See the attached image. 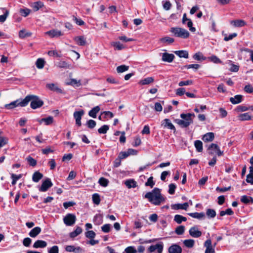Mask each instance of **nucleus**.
<instances>
[{"instance_id":"obj_1","label":"nucleus","mask_w":253,"mask_h":253,"mask_svg":"<svg viewBox=\"0 0 253 253\" xmlns=\"http://www.w3.org/2000/svg\"><path fill=\"white\" fill-rule=\"evenodd\" d=\"M144 198L155 206H159L165 201V198L161 193V190L155 188L152 191L146 193Z\"/></svg>"},{"instance_id":"obj_2","label":"nucleus","mask_w":253,"mask_h":253,"mask_svg":"<svg viewBox=\"0 0 253 253\" xmlns=\"http://www.w3.org/2000/svg\"><path fill=\"white\" fill-rule=\"evenodd\" d=\"M32 100V95L27 96L24 99H18L5 105V108L11 109L18 106H26Z\"/></svg>"},{"instance_id":"obj_3","label":"nucleus","mask_w":253,"mask_h":253,"mask_svg":"<svg viewBox=\"0 0 253 253\" xmlns=\"http://www.w3.org/2000/svg\"><path fill=\"white\" fill-rule=\"evenodd\" d=\"M170 32L177 37L186 39L189 37L190 34L188 31L184 29L179 27H172Z\"/></svg>"},{"instance_id":"obj_4","label":"nucleus","mask_w":253,"mask_h":253,"mask_svg":"<svg viewBox=\"0 0 253 253\" xmlns=\"http://www.w3.org/2000/svg\"><path fill=\"white\" fill-rule=\"evenodd\" d=\"M76 220V217L75 215L72 213L67 214L63 218L64 223L67 226L73 225Z\"/></svg>"},{"instance_id":"obj_5","label":"nucleus","mask_w":253,"mask_h":253,"mask_svg":"<svg viewBox=\"0 0 253 253\" xmlns=\"http://www.w3.org/2000/svg\"><path fill=\"white\" fill-rule=\"evenodd\" d=\"M209 150V153L210 155H213L215 153L217 154L218 156L223 155V151H220L219 147L216 144L212 143L208 148Z\"/></svg>"},{"instance_id":"obj_6","label":"nucleus","mask_w":253,"mask_h":253,"mask_svg":"<svg viewBox=\"0 0 253 253\" xmlns=\"http://www.w3.org/2000/svg\"><path fill=\"white\" fill-rule=\"evenodd\" d=\"M52 185L53 184L50 179L47 178L42 182V185L39 187V191L41 192H45L50 188Z\"/></svg>"},{"instance_id":"obj_7","label":"nucleus","mask_w":253,"mask_h":253,"mask_svg":"<svg viewBox=\"0 0 253 253\" xmlns=\"http://www.w3.org/2000/svg\"><path fill=\"white\" fill-rule=\"evenodd\" d=\"M163 243H160L155 245L150 246L148 249V253H152L157 250L158 253H162L163 251Z\"/></svg>"},{"instance_id":"obj_8","label":"nucleus","mask_w":253,"mask_h":253,"mask_svg":"<svg viewBox=\"0 0 253 253\" xmlns=\"http://www.w3.org/2000/svg\"><path fill=\"white\" fill-rule=\"evenodd\" d=\"M84 113V112L83 110H81L79 111H76L74 113L73 116L76 120V124L79 126L82 125L81 119Z\"/></svg>"},{"instance_id":"obj_9","label":"nucleus","mask_w":253,"mask_h":253,"mask_svg":"<svg viewBox=\"0 0 253 253\" xmlns=\"http://www.w3.org/2000/svg\"><path fill=\"white\" fill-rule=\"evenodd\" d=\"M43 104V101L38 96L33 95V109L40 108Z\"/></svg>"},{"instance_id":"obj_10","label":"nucleus","mask_w":253,"mask_h":253,"mask_svg":"<svg viewBox=\"0 0 253 253\" xmlns=\"http://www.w3.org/2000/svg\"><path fill=\"white\" fill-rule=\"evenodd\" d=\"M204 247H206L205 253H215L214 247H212L211 239H208L204 243Z\"/></svg>"},{"instance_id":"obj_11","label":"nucleus","mask_w":253,"mask_h":253,"mask_svg":"<svg viewBox=\"0 0 253 253\" xmlns=\"http://www.w3.org/2000/svg\"><path fill=\"white\" fill-rule=\"evenodd\" d=\"M189 235L194 238H199L201 236L202 232L199 230L197 226H193L189 230Z\"/></svg>"},{"instance_id":"obj_12","label":"nucleus","mask_w":253,"mask_h":253,"mask_svg":"<svg viewBox=\"0 0 253 253\" xmlns=\"http://www.w3.org/2000/svg\"><path fill=\"white\" fill-rule=\"evenodd\" d=\"M45 34L51 38H57L63 35V33L61 32V31L56 29H53L47 31L45 33Z\"/></svg>"},{"instance_id":"obj_13","label":"nucleus","mask_w":253,"mask_h":253,"mask_svg":"<svg viewBox=\"0 0 253 253\" xmlns=\"http://www.w3.org/2000/svg\"><path fill=\"white\" fill-rule=\"evenodd\" d=\"M180 117L184 120V121L189 123V125L193 123V118L195 117L194 114H181Z\"/></svg>"},{"instance_id":"obj_14","label":"nucleus","mask_w":253,"mask_h":253,"mask_svg":"<svg viewBox=\"0 0 253 253\" xmlns=\"http://www.w3.org/2000/svg\"><path fill=\"white\" fill-rule=\"evenodd\" d=\"M182 251L181 247L177 244H172L168 249L169 253H181Z\"/></svg>"},{"instance_id":"obj_15","label":"nucleus","mask_w":253,"mask_h":253,"mask_svg":"<svg viewBox=\"0 0 253 253\" xmlns=\"http://www.w3.org/2000/svg\"><path fill=\"white\" fill-rule=\"evenodd\" d=\"M76 43L80 46H84L86 44V38L84 36H77L74 38Z\"/></svg>"},{"instance_id":"obj_16","label":"nucleus","mask_w":253,"mask_h":253,"mask_svg":"<svg viewBox=\"0 0 253 253\" xmlns=\"http://www.w3.org/2000/svg\"><path fill=\"white\" fill-rule=\"evenodd\" d=\"M174 58V55L173 54L165 52L162 54V60L165 62L170 63L173 61Z\"/></svg>"},{"instance_id":"obj_17","label":"nucleus","mask_w":253,"mask_h":253,"mask_svg":"<svg viewBox=\"0 0 253 253\" xmlns=\"http://www.w3.org/2000/svg\"><path fill=\"white\" fill-rule=\"evenodd\" d=\"M189 207V205L187 203H184L183 204H175L171 206L172 209L174 210H186Z\"/></svg>"},{"instance_id":"obj_18","label":"nucleus","mask_w":253,"mask_h":253,"mask_svg":"<svg viewBox=\"0 0 253 253\" xmlns=\"http://www.w3.org/2000/svg\"><path fill=\"white\" fill-rule=\"evenodd\" d=\"M47 246V243L43 240H37L36 241L33 247L35 248H44Z\"/></svg>"},{"instance_id":"obj_19","label":"nucleus","mask_w":253,"mask_h":253,"mask_svg":"<svg viewBox=\"0 0 253 253\" xmlns=\"http://www.w3.org/2000/svg\"><path fill=\"white\" fill-rule=\"evenodd\" d=\"M214 138V134L213 132H208L203 137V140L204 142L212 141Z\"/></svg>"},{"instance_id":"obj_20","label":"nucleus","mask_w":253,"mask_h":253,"mask_svg":"<svg viewBox=\"0 0 253 253\" xmlns=\"http://www.w3.org/2000/svg\"><path fill=\"white\" fill-rule=\"evenodd\" d=\"M162 125L164 127H167L170 129L175 130V128L172 124L170 122V120L168 119H165L163 121Z\"/></svg>"},{"instance_id":"obj_21","label":"nucleus","mask_w":253,"mask_h":253,"mask_svg":"<svg viewBox=\"0 0 253 253\" xmlns=\"http://www.w3.org/2000/svg\"><path fill=\"white\" fill-rule=\"evenodd\" d=\"M243 96L241 95H236L230 98V101L233 104H238L242 101Z\"/></svg>"},{"instance_id":"obj_22","label":"nucleus","mask_w":253,"mask_h":253,"mask_svg":"<svg viewBox=\"0 0 253 253\" xmlns=\"http://www.w3.org/2000/svg\"><path fill=\"white\" fill-rule=\"evenodd\" d=\"M44 4L41 1L33 3V11H37L44 7Z\"/></svg>"},{"instance_id":"obj_23","label":"nucleus","mask_w":253,"mask_h":253,"mask_svg":"<svg viewBox=\"0 0 253 253\" xmlns=\"http://www.w3.org/2000/svg\"><path fill=\"white\" fill-rule=\"evenodd\" d=\"M40 124H42V122L45 123L46 125H51L53 122V118L52 116H49L46 118H42L41 120H37Z\"/></svg>"},{"instance_id":"obj_24","label":"nucleus","mask_w":253,"mask_h":253,"mask_svg":"<svg viewBox=\"0 0 253 253\" xmlns=\"http://www.w3.org/2000/svg\"><path fill=\"white\" fill-rule=\"evenodd\" d=\"M100 109L98 106L94 107L88 113V115L90 117L93 118H96V115L100 111Z\"/></svg>"},{"instance_id":"obj_25","label":"nucleus","mask_w":253,"mask_h":253,"mask_svg":"<svg viewBox=\"0 0 253 253\" xmlns=\"http://www.w3.org/2000/svg\"><path fill=\"white\" fill-rule=\"evenodd\" d=\"M231 24L235 27H243L246 25V23L243 20H236L231 21Z\"/></svg>"},{"instance_id":"obj_26","label":"nucleus","mask_w":253,"mask_h":253,"mask_svg":"<svg viewBox=\"0 0 253 253\" xmlns=\"http://www.w3.org/2000/svg\"><path fill=\"white\" fill-rule=\"evenodd\" d=\"M43 177V174L39 171H35L33 174V181L38 182Z\"/></svg>"},{"instance_id":"obj_27","label":"nucleus","mask_w":253,"mask_h":253,"mask_svg":"<svg viewBox=\"0 0 253 253\" xmlns=\"http://www.w3.org/2000/svg\"><path fill=\"white\" fill-rule=\"evenodd\" d=\"M111 45L114 46L116 49L121 50L126 48V46L119 42H113L111 43Z\"/></svg>"},{"instance_id":"obj_28","label":"nucleus","mask_w":253,"mask_h":253,"mask_svg":"<svg viewBox=\"0 0 253 253\" xmlns=\"http://www.w3.org/2000/svg\"><path fill=\"white\" fill-rule=\"evenodd\" d=\"M193 58L194 60H198V61H204L206 60L207 58L205 57L203 54L200 52H198L196 53L193 56Z\"/></svg>"},{"instance_id":"obj_29","label":"nucleus","mask_w":253,"mask_h":253,"mask_svg":"<svg viewBox=\"0 0 253 253\" xmlns=\"http://www.w3.org/2000/svg\"><path fill=\"white\" fill-rule=\"evenodd\" d=\"M46 86L47 88L52 91H57L58 92H61L62 91L55 84H48Z\"/></svg>"},{"instance_id":"obj_30","label":"nucleus","mask_w":253,"mask_h":253,"mask_svg":"<svg viewBox=\"0 0 253 253\" xmlns=\"http://www.w3.org/2000/svg\"><path fill=\"white\" fill-rule=\"evenodd\" d=\"M31 36L30 32H27L26 30L23 29L19 32V37L21 39H24Z\"/></svg>"},{"instance_id":"obj_31","label":"nucleus","mask_w":253,"mask_h":253,"mask_svg":"<svg viewBox=\"0 0 253 253\" xmlns=\"http://www.w3.org/2000/svg\"><path fill=\"white\" fill-rule=\"evenodd\" d=\"M238 119L241 121L250 120L251 116L249 113L241 114L238 116Z\"/></svg>"},{"instance_id":"obj_32","label":"nucleus","mask_w":253,"mask_h":253,"mask_svg":"<svg viewBox=\"0 0 253 253\" xmlns=\"http://www.w3.org/2000/svg\"><path fill=\"white\" fill-rule=\"evenodd\" d=\"M125 184L128 188L136 187V182L133 179H128L125 182Z\"/></svg>"},{"instance_id":"obj_33","label":"nucleus","mask_w":253,"mask_h":253,"mask_svg":"<svg viewBox=\"0 0 253 253\" xmlns=\"http://www.w3.org/2000/svg\"><path fill=\"white\" fill-rule=\"evenodd\" d=\"M175 54L178 56L179 57L188 58V52L186 50H178L174 51Z\"/></svg>"},{"instance_id":"obj_34","label":"nucleus","mask_w":253,"mask_h":253,"mask_svg":"<svg viewBox=\"0 0 253 253\" xmlns=\"http://www.w3.org/2000/svg\"><path fill=\"white\" fill-rule=\"evenodd\" d=\"M187 218L179 214H176L174 217V221L178 224H180L182 221H186Z\"/></svg>"},{"instance_id":"obj_35","label":"nucleus","mask_w":253,"mask_h":253,"mask_svg":"<svg viewBox=\"0 0 253 253\" xmlns=\"http://www.w3.org/2000/svg\"><path fill=\"white\" fill-rule=\"evenodd\" d=\"M160 41L163 43L171 44L174 42V40L172 38L167 36L160 39Z\"/></svg>"},{"instance_id":"obj_36","label":"nucleus","mask_w":253,"mask_h":253,"mask_svg":"<svg viewBox=\"0 0 253 253\" xmlns=\"http://www.w3.org/2000/svg\"><path fill=\"white\" fill-rule=\"evenodd\" d=\"M154 81L153 77H148L145 78L139 82V84L142 85L149 84L152 83Z\"/></svg>"},{"instance_id":"obj_37","label":"nucleus","mask_w":253,"mask_h":253,"mask_svg":"<svg viewBox=\"0 0 253 253\" xmlns=\"http://www.w3.org/2000/svg\"><path fill=\"white\" fill-rule=\"evenodd\" d=\"M45 62L42 58H39L36 62V67L40 69H42L44 67Z\"/></svg>"},{"instance_id":"obj_38","label":"nucleus","mask_w":253,"mask_h":253,"mask_svg":"<svg viewBox=\"0 0 253 253\" xmlns=\"http://www.w3.org/2000/svg\"><path fill=\"white\" fill-rule=\"evenodd\" d=\"M82 232V229L80 227H77L76 229L70 233L71 238H75Z\"/></svg>"},{"instance_id":"obj_39","label":"nucleus","mask_w":253,"mask_h":253,"mask_svg":"<svg viewBox=\"0 0 253 253\" xmlns=\"http://www.w3.org/2000/svg\"><path fill=\"white\" fill-rule=\"evenodd\" d=\"M93 222L96 225H100L103 222L102 216L100 214H96L93 218Z\"/></svg>"},{"instance_id":"obj_40","label":"nucleus","mask_w":253,"mask_h":253,"mask_svg":"<svg viewBox=\"0 0 253 253\" xmlns=\"http://www.w3.org/2000/svg\"><path fill=\"white\" fill-rule=\"evenodd\" d=\"M195 244V241L193 239H187L183 241V244L185 247L188 248H192Z\"/></svg>"},{"instance_id":"obj_41","label":"nucleus","mask_w":253,"mask_h":253,"mask_svg":"<svg viewBox=\"0 0 253 253\" xmlns=\"http://www.w3.org/2000/svg\"><path fill=\"white\" fill-rule=\"evenodd\" d=\"M188 214L190 216H191L193 218H198V219H201V218H204L205 216V214L204 212L189 213H188Z\"/></svg>"},{"instance_id":"obj_42","label":"nucleus","mask_w":253,"mask_h":253,"mask_svg":"<svg viewBox=\"0 0 253 253\" xmlns=\"http://www.w3.org/2000/svg\"><path fill=\"white\" fill-rule=\"evenodd\" d=\"M206 215L209 218H212L216 216V212L213 209H208L206 210Z\"/></svg>"},{"instance_id":"obj_43","label":"nucleus","mask_w":253,"mask_h":253,"mask_svg":"<svg viewBox=\"0 0 253 253\" xmlns=\"http://www.w3.org/2000/svg\"><path fill=\"white\" fill-rule=\"evenodd\" d=\"M194 145L198 152H201L203 151V143L201 141L196 140L194 142Z\"/></svg>"},{"instance_id":"obj_44","label":"nucleus","mask_w":253,"mask_h":253,"mask_svg":"<svg viewBox=\"0 0 253 253\" xmlns=\"http://www.w3.org/2000/svg\"><path fill=\"white\" fill-rule=\"evenodd\" d=\"M175 122L176 123H177L179 126H180L182 127H186L189 126V123L184 121V120L183 119H182V120L177 119V120H175Z\"/></svg>"},{"instance_id":"obj_45","label":"nucleus","mask_w":253,"mask_h":253,"mask_svg":"<svg viewBox=\"0 0 253 253\" xmlns=\"http://www.w3.org/2000/svg\"><path fill=\"white\" fill-rule=\"evenodd\" d=\"M128 69H129V66L125 65H122L117 67L116 70L118 73H122L125 71H127L128 70Z\"/></svg>"},{"instance_id":"obj_46","label":"nucleus","mask_w":253,"mask_h":253,"mask_svg":"<svg viewBox=\"0 0 253 253\" xmlns=\"http://www.w3.org/2000/svg\"><path fill=\"white\" fill-rule=\"evenodd\" d=\"M92 201L94 204L95 205H99L100 202V196L97 193H95L92 195Z\"/></svg>"},{"instance_id":"obj_47","label":"nucleus","mask_w":253,"mask_h":253,"mask_svg":"<svg viewBox=\"0 0 253 253\" xmlns=\"http://www.w3.org/2000/svg\"><path fill=\"white\" fill-rule=\"evenodd\" d=\"M209 60L212 62L214 63L218 64L221 63L222 61L215 55H212L208 58Z\"/></svg>"},{"instance_id":"obj_48","label":"nucleus","mask_w":253,"mask_h":253,"mask_svg":"<svg viewBox=\"0 0 253 253\" xmlns=\"http://www.w3.org/2000/svg\"><path fill=\"white\" fill-rule=\"evenodd\" d=\"M58 66L60 68L69 69L71 68V65L64 61H61L58 63Z\"/></svg>"},{"instance_id":"obj_49","label":"nucleus","mask_w":253,"mask_h":253,"mask_svg":"<svg viewBox=\"0 0 253 253\" xmlns=\"http://www.w3.org/2000/svg\"><path fill=\"white\" fill-rule=\"evenodd\" d=\"M241 201L242 203L245 204L249 203L251 201L252 202H253V199L251 197H248L247 196L244 195L241 198Z\"/></svg>"},{"instance_id":"obj_50","label":"nucleus","mask_w":253,"mask_h":253,"mask_svg":"<svg viewBox=\"0 0 253 253\" xmlns=\"http://www.w3.org/2000/svg\"><path fill=\"white\" fill-rule=\"evenodd\" d=\"M234 212L233 211L231 210V209H227L225 211H221L220 212V215L221 216H224L226 214L231 215L233 214Z\"/></svg>"},{"instance_id":"obj_51","label":"nucleus","mask_w":253,"mask_h":253,"mask_svg":"<svg viewBox=\"0 0 253 253\" xmlns=\"http://www.w3.org/2000/svg\"><path fill=\"white\" fill-rule=\"evenodd\" d=\"M109 126L104 125L98 129V131L100 134H105L109 129Z\"/></svg>"},{"instance_id":"obj_52","label":"nucleus","mask_w":253,"mask_h":253,"mask_svg":"<svg viewBox=\"0 0 253 253\" xmlns=\"http://www.w3.org/2000/svg\"><path fill=\"white\" fill-rule=\"evenodd\" d=\"M155 185V182L153 181V177L152 176L150 177L148 179L147 182L145 183V185L146 186H150L151 188H152Z\"/></svg>"},{"instance_id":"obj_53","label":"nucleus","mask_w":253,"mask_h":253,"mask_svg":"<svg viewBox=\"0 0 253 253\" xmlns=\"http://www.w3.org/2000/svg\"><path fill=\"white\" fill-rule=\"evenodd\" d=\"M108 180L104 177H101L98 181L99 184L103 187L107 186L108 184Z\"/></svg>"},{"instance_id":"obj_54","label":"nucleus","mask_w":253,"mask_h":253,"mask_svg":"<svg viewBox=\"0 0 253 253\" xmlns=\"http://www.w3.org/2000/svg\"><path fill=\"white\" fill-rule=\"evenodd\" d=\"M30 9L28 8H20L19 12L21 15L26 17L30 13Z\"/></svg>"},{"instance_id":"obj_55","label":"nucleus","mask_w":253,"mask_h":253,"mask_svg":"<svg viewBox=\"0 0 253 253\" xmlns=\"http://www.w3.org/2000/svg\"><path fill=\"white\" fill-rule=\"evenodd\" d=\"M185 231V227L184 226H178L175 230V232L177 235H182Z\"/></svg>"},{"instance_id":"obj_56","label":"nucleus","mask_w":253,"mask_h":253,"mask_svg":"<svg viewBox=\"0 0 253 253\" xmlns=\"http://www.w3.org/2000/svg\"><path fill=\"white\" fill-rule=\"evenodd\" d=\"M9 14V11L7 10H5L4 13L3 15H0V22L3 23L4 22L6 19L7 17Z\"/></svg>"},{"instance_id":"obj_57","label":"nucleus","mask_w":253,"mask_h":253,"mask_svg":"<svg viewBox=\"0 0 253 253\" xmlns=\"http://www.w3.org/2000/svg\"><path fill=\"white\" fill-rule=\"evenodd\" d=\"M126 253H136L137 251L134 247L129 246L126 248L125 250Z\"/></svg>"},{"instance_id":"obj_58","label":"nucleus","mask_w":253,"mask_h":253,"mask_svg":"<svg viewBox=\"0 0 253 253\" xmlns=\"http://www.w3.org/2000/svg\"><path fill=\"white\" fill-rule=\"evenodd\" d=\"M193 84V81L192 80H187L185 81H181L178 83V85L180 86H182L184 85H191Z\"/></svg>"},{"instance_id":"obj_59","label":"nucleus","mask_w":253,"mask_h":253,"mask_svg":"<svg viewBox=\"0 0 253 253\" xmlns=\"http://www.w3.org/2000/svg\"><path fill=\"white\" fill-rule=\"evenodd\" d=\"M95 235V233L92 230L88 231L85 233V236L88 238L93 239Z\"/></svg>"},{"instance_id":"obj_60","label":"nucleus","mask_w":253,"mask_h":253,"mask_svg":"<svg viewBox=\"0 0 253 253\" xmlns=\"http://www.w3.org/2000/svg\"><path fill=\"white\" fill-rule=\"evenodd\" d=\"M111 225L109 224H106L101 227L102 231L104 233H108L110 230Z\"/></svg>"},{"instance_id":"obj_61","label":"nucleus","mask_w":253,"mask_h":253,"mask_svg":"<svg viewBox=\"0 0 253 253\" xmlns=\"http://www.w3.org/2000/svg\"><path fill=\"white\" fill-rule=\"evenodd\" d=\"M41 231V229L39 227H36L34 228H33V237H35L39 234L40 233Z\"/></svg>"},{"instance_id":"obj_62","label":"nucleus","mask_w":253,"mask_h":253,"mask_svg":"<svg viewBox=\"0 0 253 253\" xmlns=\"http://www.w3.org/2000/svg\"><path fill=\"white\" fill-rule=\"evenodd\" d=\"M96 124L95 121L93 120H89L87 122V126L89 128H94Z\"/></svg>"},{"instance_id":"obj_63","label":"nucleus","mask_w":253,"mask_h":253,"mask_svg":"<svg viewBox=\"0 0 253 253\" xmlns=\"http://www.w3.org/2000/svg\"><path fill=\"white\" fill-rule=\"evenodd\" d=\"M244 90L247 93H251L253 92V87L250 84L246 85L244 87Z\"/></svg>"},{"instance_id":"obj_64","label":"nucleus","mask_w":253,"mask_h":253,"mask_svg":"<svg viewBox=\"0 0 253 253\" xmlns=\"http://www.w3.org/2000/svg\"><path fill=\"white\" fill-rule=\"evenodd\" d=\"M59 253L58 247L57 246H53L48 250V253Z\"/></svg>"}]
</instances>
